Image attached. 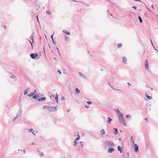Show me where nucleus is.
Masks as SVG:
<instances>
[{
    "instance_id": "69168bd1",
    "label": "nucleus",
    "mask_w": 158,
    "mask_h": 158,
    "mask_svg": "<svg viewBox=\"0 0 158 158\" xmlns=\"http://www.w3.org/2000/svg\"><path fill=\"white\" fill-rule=\"evenodd\" d=\"M139 11H141V10L140 9H139Z\"/></svg>"
},
{
    "instance_id": "c03bdc74",
    "label": "nucleus",
    "mask_w": 158,
    "mask_h": 158,
    "mask_svg": "<svg viewBox=\"0 0 158 158\" xmlns=\"http://www.w3.org/2000/svg\"><path fill=\"white\" fill-rule=\"evenodd\" d=\"M56 48L57 49V51H58V52L59 53V54L60 55L59 51V49H58V48L56 47Z\"/></svg>"
},
{
    "instance_id": "8fccbe9b",
    "label": "nucleus",
    "mask_w": 158,
    "mask_h": 158,
    "mask_svg": "<svg viewBox=\"0 0 158 158\" xmlns=\"http://www.w3.org/2000/svg\"><path fill=\"white\" fill-rule=\"evenodd\" d=\"M152 9H154V7L153 6V5H152Z\"/></svg>"
},
{
    "instance_id": "e2e57ef3",
    "label": "nucleus",
    "mask_w": 158,
    "mask_h": 158,
    "mask_svg": "<svg viewBox=\"0 0 158 158\" xmlns=\"http://www.w3.org/2000/svg\"><path fill=\"white\" fill-rule=\"evenodd\" d=\"M88 52L89 53V51H88Z\"/></svg>"
},
{
    "instance_id": "864d4df0",
    "label": "nucleus",
    "mask_w": 158,
    "mask_h": 158,
    "mask_svg": "<svg viewBox=\"0 0 158 158\" xmlns=\"http://www.w3.org/2000/svg\"><path fill=\"white\" fill-rule=\"evenodd\" d=\"M145 120L146 121H148V119H147V118H145Z\"/></svg>"
},
{
    "instance_id": "7ed1b4c3",
    "label": "nucleus",
    "mask_w": 158,
    "mask_h": 158,
    "mask_svg": "<svg viewBox=\"0 0 158 158\" xmlns=\"http://www.w3.org/2000/svg\"><path fill=\"white\" fill-rule=\"evenodd\" d=\"M105 143L108 144L109 147H111L114 145V143L111 141H106L105 142Z\"/></svg>"
},
{
    "instance_id": "dca6fc26",
    "label": "nucleus",
    "mask_w": 158,
    "mask_h": 158,
    "mask_svg": "<svg viewBox=\"0 0 158 158\" xmlns=\"http://www.w3.org/2000/svg\"><path fill=\"white\" fill-rule=\"evenodd\" d=\"M144 68H145V69H148V64L145 63Z\"/></svg>"
},
{
    "instance_id": "ddd939ff",
    "label": "nucleus",
    "mask_w": 158,
    "mask_h": 158,
    "mask_svg": "<svg viewBox=\"0 0 158 158\" xmlns=\"http://www.w3.org/2000/svg\"><path fill=\"white\" fill-rule=\"evenodd\" d=\"M46 98L44 97L40 98L38 99L39 101H44L46 100Z\"/></svg>"
},
{
    "instance_id": "0e129e2a",
    "label": "nucleus",
    "mask_w": 158,
    "mask_h": 158,
    "mask_svg": "<svg viewBox=\"0 0 158 158\" xmlns=\"http://www.w3.org/2000/svg\"><path fill=\"white\" fill-rule=\"evenodd\" d=\"M32 144H34V143H32Z\"/></svg>"
},
{
    "instance_id": "20e7f679",
    "label": "nucleus",
    "mask_w": 158,
    "mask_h": 158,
    "mask_svg": "<svg viewBox=\"0 0 158 158\" xmlns=\"http://www.w3.org/2000/svg\"><path fill=\"white\" fill-rule=\"evenodd\" d=\"M48 110L49 112L54 111L55 110V108L53 107H48Z\"/></svg>"
},
{
    "instance_id": "79ce46f5",
    "label": "nucleus",
    "mask_w": 158,
    "mask_h": 158,
    "mask_svg": "<svg viewBox=\"0 0 158 158\" xmlns=\"http://www.w3.org/2000/svg\"><path fill=\"white\" fill-rule=\"evenodd\" d=\"M2 27H3L5 29H6V26L5 25H2Z\"/></svg>"
},
{
    "instance_id": "58836bf2",
    "label": "nucleus",
    "mask_w": 158,
    "mask_h": 158,
    "mask_svg": "<svg viewBox=\"0 0 158 158\" xmlns=\"http://www.w3.org/2000/svg\"><path fill=\"white\" fill-rule=\"evenodd\" d=\"M126 117L127 118H130L131 117V116L130 115H126Z\"/></svg>"
},
{
    "instance_id": "5fc2aeb1",
    "label": "nucleus",
    "mask_w": 158,
    "mask_h": 158,
    "mask_svg": "<svg viewBox=\"0 0 158 158\" xmlns=\"http://www.w3.org/2000/svg\"><path fill=\"white\" fill-rule=\"evenodd\" d=\"M61 99H62V100H63L64 99V97H62V98H61Z\"/></svg>"
},
{
    "instance_id": "f257e3e1",
    "label": "nucleus",
    "mask_w": 158,
    "mask_h": 158,
    "mask_svg": "<svg viewBox=\"0 0 158 158\" xmlns=\"http://www.w3.org/2000/svg\"><path fill=\"white\" fill-rule=\"evenodd\" d=\"M118 117L120 122L121 123H123V125L126 126V124L124 122V120L123 118V115L120 114V115H118Z\"/></svg>"
},
{
    "instance_id": "e433bc0d",
    "label": "nucleus",
    "mask_w": 158,
    "mask_h": 158,
    "mask_svg": "<svg viewBox=\"0 0 158 158\" xmlns=\"http://www.w3.org/2000/svg\"><path fill=\"white\" fill-rule=\"evenodd\" d=\"M80 138V136H79V135H78V137H77V139H76L77 140H78V139H79Z\"/></svg>"
},
{
    "instance_id": "13d9d810",
    "label": "nucleus",
    "mask_w": 158,
    "mask_h": 158,
    "mask_svg": "<svg viewBox=\"0 0 158 158\" xmlns=\"http://www.w3.org/2000/svg\"><path fill=\"white\" fill-rule=\"evenodd\" d=\"M109 14L111 16H112V15L110 13H109Z\"/></svg>"
},
{
    "instance_id": "49530a36",
    "label": "nucleus",
    "mask_w": 158,
    "mask_h": 158,
    "mask_svg": "<svg viewBox=\"0 0 158 158\" xmlns=\"http://www.w3.org/2000/svg\"><path fill=\"white\" fill-rule=\"evenodd\" d=\"M85 107L87 108H88L89 107V106H85Z\"/></svg>"
},
{
    "instance_id": "9b49d317",
    "label": "nucleus",
    "mask_w": 158,
    "mask_h": 158,
    "mask_svg": "<svg viewBox=\"0 0 158 158\" xmlns=\"http://www.w3.org/2000/svg\"><path fill=\"white\" fill-rule=\"evenodd\" d=\"M145 95L148 98V99H150V100L152 99V97L151 96H148L146 93H145Z\"/></svg>"
},
{
    "instance_id": "ea45409f",
    "label": "nucleus",
    "mask_w": 158,
    "mask_h": 158,
    "mask_svg": "<svg viewBox=\"0 0 158 158\" xmlns=\"http://www.w3.org/2000/svg\"><path fill=\"white\" fill-rule=\"evenodd\" d=\"M57 72L58 73H59L60 74H61V72L60 71V70H57Z\"/></svg>"
},
{
    "instance_id": "37998d69",
    "label": "nucleus",
    "mask_w": 158,
    "mask_h": 158,
    "mask_svg": "<svg viewBox=\"0 0 158 158\" xmlns=\"http://www.w3.org/2000/svg\"><path fill=\"white\" fill-rule=\"evenodd\" d=\"M36 18H37V20L39 22V23H40V22L39 21V19H38V15L36 16Z\"/></svg>"
},
{
    "instance_id": "a211bd4d",
    "label": "nucleus",
    "mask_w": 158,
    "mask_h": 158,
    "mask_svg": "<svg viewBox=\"0 0 158 158\" xmlns=\"http://www.w3.org/2000/svg\"><path fill=\"white\" fill-rule=\"evenodd\" d=\"M100 132H101V134L102 135H103L105 133V132L104 129L102 130Z\"/></svg>"
},
{
    "instance_id": "09e8293b",
    "label": "nucleus",
    "mask_w": 158,
    "mask_h": 158,
    "mask_svg": "<svg viewBox=\"0 0 158 158\" xmlns=\"http://www.w3.org/2000/svg\"><path fill=\"white\" fill-rule=\"evenodd\" d=\"M145 63H147V64H148V60H146L145 61Z\"/></svg>"
},
{
    "instance_id": "603ef678",
    "label": "nucleus",
    "mask_w": 158,
    "mask_h": 158,
    "mask_svg": "<svg viewBox=\"0 0 158 158\" xmlns=\"http://www.w3.org/2000/svg\"><path fill=\"white\" fill-rule=\"evenodd\" d=\"M131 139H132V141L133 142V143H134V141L133 140V136H131Z\"/></svg>"
},
{
    "instance_id": "c9c22d12",
    "label": "nucleus",
    "mask_w": 158,
    "mask_h": 158,
    "mask_svg": "<svg viewBox=\"0 0 158 158\" xmlns=\"http://www.w3.org/2000/svg\"><path fill=\"white\" fill-rule=\"evenodd\" d=\"M132 8H134V9H135V10L137 9V7L136 6H133Z\"/></svg>"
},
{
    "instance_id": "f704fd0d",
    "label": "nucleus",
    "mask_w": 158,
    "mask_h": 158,
    "mask_svg": "<svg viewBox=\"0 0 158 158\" xmlns=\"http://www.w3.org/2000/svg\"><path fill=\"white\" fill-rule=\"evenodd\" d=\"M44 156V154L43 153V152H42L40 154V157H42V156Z\"/></svg>"
},
{
    "instance_id": "2eb2a0df",
    "label": "nucleus",
    "mask_w": 158,
    "mask_h": 158,
    "mask_svg": "<svg viewBox=\"0 0 158 158\" xmlns=\"http://www.w3.org/2000/svg\"><path fill=\"white\" fill-rule=\"evenodd\" d=\"M150 41H151V44L152 45V47H153V48H154V49H155V50H156L157 52H158V51L155 48V47H154V44H153V42H152V40L151 39H150Z\"/></svg>"
},
{
    "instance_id": "6e6d98bb",
    "label": "nucleus",
    "mask_w": 158,
    "mask_h": 158,
    "mask_svg": "<svg viewBox=\"0 0 158 158\" xmlns=\"http://www.w3.org/2000/svg\"><path fill=\"white\" fill-rule=\"evenodd\" d=\"M107 12H108L109 13H110V12H109V10H107Z\"/></svg>"
},
{
    "instance_id": "cd10ccee",
    "label": "nucleus",
    "mask_w": 158,
    "mask_h": 158,
    "mask_svg": "<svg viewBox=\"0 0 158 158\" xmlns=\"http://www.w3.org/2000/svg\"><path fill=\"white\" fill-rule=\"evenodd\" d=\"M114 129H115V134H117L118 133L117 129H116V128H114Z\"/></svg>"
},
{
    "instance_id": "a18cd8bd",
    "label": "nucleus",
    "mask_w": 158,
    "mask_h": 158,
    "mask_svg": "<svg viewBox=\"0 0 158 158\" xmlns=\"http://www.w3.org/2000/svg\"><path fill=\"white\" fill-rule=\"evenodd\" d=\"M33 42H31L30 43L31 44V47H32V48L33 47Z\"/></svg>"
},
{
    "instance_id": "72a5a7b5",
    "label": "nucleus",
    "mask_w": 158,
    "mask_h": 158,
    "mask_svg": "<svg viewBox=\"0 0 158 158\" xmlns=\"http://www.w3.org/2000/svg\"><path fill=\"white\" fill-rule=\"evenodd\" d=\"M37 132L35 131H33L32 132V133L34 134V135H35V134L37 133Z\"/></svg>"
},
{
    "instance_id": "f8f14e48",
    "label": "nucleus",
    "mask_w": 158,
    "mask_h": 158,
    "mask_svg": "<svg viewBox=\"0 0 158 158\" xmlns=\"http://www.w3.org/2000/svg\"><path fill=\"white\" fill-rule=\"evenodd\" d=\"M114 150V149L112 148H109L108 150V152L109 153H111Z\"/></svg>"
},
{
    "instance_id": "2f4dec72",
    "label": "nucleus",
    "mask_w": 158,
    "mask_h": 158,
    "mask_svg": "<svg viewBox=\"0 0 158 158\" xmlns=\"http://www.w3.org/2000/svg\"><path fill=\"white\" fill-rule=\"evenodd\" d=\"M54 34V33L51 36V38L52 39V40H53V35Z\"/></svg>"
},
{
    "instance_id": "bf43d9fd",
    "label": "nucleus",
    "mask_w": 158,
    "mask_h": 158,
    "mask_svg": "<svg viewBox=\"0 0 158 158\" xmlns=\"http://www.w3.org/2000/svg\"><path fill=\"white\" fill-rule=\"evenodd\" d=\"M54 59L55 60H56V58H54Z\"/></svg>"
},
{
    "instance_id": "6e6552de",
    "label": "nucleus",
    "mask_w": 158,
    "mask_h": 158,
    "mask_svg": "<svg viewBox=\"0 0 158 158\" xmlns=\"http://www.w3.org/2000/svg\"><path fill=\"white\" fill-rule=\"evenodd\" d=\"M64 40L66 42H68L70 40V39L66 35L64 36Z\"/></svg>"
},
{
    "instance_id": "774afa93",
    "label": "nucleus",
    "mask_w": 158,
    "mask_h": 158,
    "mask_svg": "<svg viewBox=\"0 0 158 158\" xmlns=\"http://www.w3.org/2000/svg\"><path fill=\"white\" fill-rule=\"evenodd\" d=\"M24 151V152H25V151L24 150V151Z\"/></svg>"
},
{
    "instance_id": "473e14b6",
    "label": "nucleus",
    "mask_w": 158,
    "mask_h": 158,
    "mask_svg": "<svg viewBox=\"0 0 158 158\" xmlns=\"http://www.w3.org/2000/svg\"><path fill=\"white\" fill-rule=\"evenodd\" d=\"M87 103L88 104H89V105H90V104H91V103H92L91 102H89V101H87Z\"/></svg>"
},
{
    "instance_id": "f3484780",
    "label": "nucleus",
    "mask_w": 158,
    "mask_h": 158,
    "mask_svg": "<svg viewBox=\"0 0 158 158\" xmlns=\"http://www.w3.org/2000/svg\"><path fill=\"white\" fill-rule=\"evenodd\" d=\"M138 18L139 19V22H140V23H142L143 22V20H142L141 17L140 16H138Z\"/></svg>"
},
{
    "instance_id": "c85d7f7f",
    "label": "nucleus",
    "mask_w": 158,
    "mask_h": 158,
    "mask_svg": "<svg viewBox=\"0 0 158 158\" xmlns=\"http://www.w3.org/2000/svg\"><path fill=\"white\" fill-rule=\"evenodd\" d=\"M48 107L47 106H44L43 108V109H48Z\"/></svg>"
},
{
    "instance_id": "338daca9",
    "label": "nucleus",
    "mask_w": 158,
    "mask_h": 158,
    "mask_svg": "<svg viewBox=\"0 0 158 158\" xmlns=\"http://www.w3.org/2000/svg\"><path fill=\"white\" fill-rule=\"evenodd\" d=\"M144 15H146V14H145Z\"/></svg>"
},
{
    "instance_id": "4be33fe9",
    "label": "nucleus",
    "mask_w": 158,
    "mask_h": 158,
    "mask_svg": "<svg viewBox=\"0 0 158 158\" xmlns=\"http://www.w3.org/2000/svg\"><path fill=\"white\" fill-rule=\"evenodd\" d=\"M118 151H120V153L122 152V151L121 150V148L119 146H118Z\"/></svg>"
},
{
    "instance_id": "680f3d73",
    "label": "nucleus",
    "mask_w": 158,
    "mask_h": 158,
    "mask_svg": "<svg viewBox=\"0 0 158 158\" xmlns=\"http://www.w3.org/2000/svg\"><path fill=\"white\" fill-rule=\"evenodd\" d=\"M80 143H82V142H80ZM80 144L81 145V144Z\"/></svg>"
},
{
    "instance_id": "0eeeda50",
    "label": "nucleus",
    "mask_w": 158,
    "mask_h": 158,
    "mask_svg": "<svg viewBox=\"0 0 158 158\" xmlns=\"http://www.w3.org/2000/svg\"><path fill=\"white\" fill-rule=\"evenodd\" d=\"M135 147V152H137L138 151V145L136 144H134Z\"/></svg>"
},
{
    "instance_id": "c756f323",
    "label": "nucleus",
    "mask_w": 158,
    "mask_h": 158,
    "mask_svg": "<svg viewBox=\"0 0 158 158\" xmlns=\"http://www.w3.org/2000/svg\"><path fill=\"white\" fill-rule=\"evenodd\" d=\"M46 12H47V14H48V15H50L51 14V12H50V11H46Z\"/></svg>"
},
{
    "instance_id": "4c0bfd02",
    "label": "nucleus",
    "mask_w": 158,
    "mask_h": 158,
    "mask_svg": "<svg viewBox=\"0 0 158 158\" xmlns=\"http://www.w3.org/2000/svg\"><path fill=\"white\" fill-rule=\"evenodd\" d=\"M117 111L118 112V115H120V114H121V113L119 111V110H118Z\"/></svg>"
},
{
    "instance_id": "3c124183",
    "label": "nucleus",
    "mask_w": 158,
    "mask_h": 158,
    "mask_svg": "<svg viewBox=\"0 0 158 158\" xmlns=\"http://www.w3.org/2000/svg\"><path fill=\"white\" fill-rule=\"evenodd\" d=\"M43 49H44V53H45V48H44V47H43Z\"/></svg>"
},
{
    "instance_id": "393cba45",
    "label": "nucleus",
    "mask_w": 158,
    "mask_h": 158,
    "mask_svg": "<svg viewBox=\"0 0 158 158\" xmlns=\"http://www.w3.org/2000/svg\"><path fill=\"white\" fill-rule=\"evenodd\" d=\"M38 96L37 95H35L33 97V98H35V99H37L38 98Z\"/></svg>"
},
{
    "instance_id": "39448f33",
    "label": "nucleus",
    "mask_w": 158,
    "mask_h": 158,
    "mask_svg": "<svg viewBox=\"0 0 158 158\" xmlns=\"http://www.w3.org/2000/svg\"><path fill=\"white\" fill-rule=\"evenodd\" d=\"M123 62L125 64H127V59L126 56L123 57Z\"/></svg>"
},
{
    "instance_id": "052dcab7",
    "label": "nucleus",
    "mask_w": 158,
    "mask_h": 158,
    "mask_svg": "<svg viewBox=\"0 0 158 158\" xmlns=\"http://www.w3.org/2000/svg\"><path fill=\"white\" fill-rule=\"evenodd\" d=\"M29 42H30V43L31 42L30 40H29Z\"/></svg>"
},
{
    "instance_id": "6ab92c4d",
    "label": "nucleus",
    "mask_w": 158,
    "mask_h": 158,
    "mask_svg": "<svg viewBox=\"0 0 158 158\" xmlns=\"http://www.w3.org/2000/svg\"><path fill=\"white\" fill-rule=\"evenodd\" d=\"M75 90H76V94H79L80 93V91L77 88H76V89H75Z\"/></svg>"
},
{
    "instance_id": "a19ab883",
    "label": "nucleus",
    "mask_w": 158,
    "mask_h": 158,
    "mask_svg": "<svg viewBox=\"0 0 158 158\" xmlns=\"http://www.w3.org/2000/svg\"><path fill=\"white\" fill-rule=\"evenodd\" d=\"M33 130V129H29L28 130V131L29 132H31Z\"/></svg>"
},
{
    "instance_id": "a878e982",
    "label": "nucleus",
    "mask_w": 158,
    "mask_h": 158,
    "mask_svg": "<svg viewBox=\"0 0 158 158\" xmlns=\"http://www.w3.org/2000/svg\"><path fill=\"white\" fill-rule=\"evenodd\" d=\"M10 78H15L16 77H15V76L12 75L10 76Z\"/></svg>"
},
{
    "instance_id": "b1692460",
    "label": "nucleus",
    "mask_w": 158,
    "mask_h": 158,
    "mask_svg": "<svg viewBox=\"0 0 158 158\" xmlns=\"http://www.w3.org/2000/svg\"><path fill=\"white\" fill-rule=\"evenodd\" d=\"M108 121H107V123H110V122L112 121V119L110 118V117H108Z\"/></svg>"
},
{
    "instance_id": "5701e85b",
    "label": "nucleus",
    "mask_w": 158,
    "mask_h": 158,
    "mask_svg": "<svg viewBox=\"0 0 158 158\" xmlns=\"http://www.w3.org/2000/svg\"><path fill=\"white\" fill-rule=\"evenodd\" d=\"M58 95L57 94H56V97H55V99L56 100V102H58Z\"/></svg>"
},
{
    "instance_id": "bb28decb",
    "label": "nucleus",
    "mask_w": 158,
    "mask_h": 158,
    "mask_svg": "<svg viewBox=\"0 0 158 158\" xmlns=\"http://www.w3.org/2000/svg\"><path fill=\"white\" fill-rule=\"evenodd\" d=\"M28 93L27 90V89L25 90L24 91V95H26Z\"/></svg>"
},
{
    "instance_id": "423d86ee",
    "label": "nucleus",
    "mask_w": 158,
    "mask_h": 158,
    "mask_svg": "<svg viewBox=\"0 0 158 158\" xmlns=\"http://www.w3.org/2000/svg\"><path fill=\"white\" fill-rule=\"evenodd\" d=\"M79 74L80 76L82 78H84V79H86V77L83 74L79 72Z\"/></svg>"
},
{
    "instance_id": "1a4fd4ad",
    "label": "nucleus",
    "mask_w": 158,
    "mask_h": 158,
    "mask_svg": "<svg viewBox=\"0 0 158 158\" xmlns=\"http://www.w3.org/2000/svg\"><path fill=\"white\" fill-rule=\"evenodd\" d=\"M73 1L74 2H81V3L82 4H84L85 5L87 6H90V4H86V3H84L83 2H80V1H75V0H73Z\"/></svg>"
},
{
    "instance_id": "aec40b11",
    "label": "nucleus",
    "mask_w": 158,
    "mask_h": 158,
    "mask_svg": "<svg viewBox=\"0 0 158 158\" xmlns=\"http://www.w3.org/2000/svg\"><path fill=\"white\" fill-rule=\"evenodd\" d=\"M35 94V93H31V94H28L27 95L28 96H29L31 97L33 95H34Z\"/></svg>"
},
{
    "instance_id": "412c9836",
    "label": "nucleus",
    "mask_w": 158,
    "mask_h": 158,
    "mask_svg": "<svg viewBox=\"0 0 158 158\" xmlns=\"http://www.w3.org/2000/svg\"><path fill=\"white\" fill-rule=\"evenodd\" d=\"M117 47L118 48H120L122 47V44L121 43H119L118 44Z\"/></svg>"
},
{
    "instance_id": "4d7b16f0",
    "label": "nucleus",
    "mask_w": 158,
    "mask_h": 158,
    "mask_svg": "<svg viewBox=\"0 0 158 158\" xmlns=\"http://www.w3.org/2000/svg\"><path fill=\"white\" fill-rule=\"evenodd\" d=\"M101 70L102 71H103V70L102 69H101Z\"/></svg>"
},
{
    "instance_id": "de8ad7c7",
    "label": "nucleus",
    "mask_w": 158,
    "mask_h": 158,
    "mask_svg": "<svg viewBox=\"0 0 158 158\" xmlns=\"http://www.w3.org/2000/svg\"><path fill=\"white\" fill-rule=\"evenodd\" d=\"M52 40V42L54 44H55V42H54V40Z\"/></svg>"
},
{
    "instance_id": "9d476101",
    "label": "nucleus",
    "mask_w": 158,
    "mask_h": 158,
    "mask_svg": "<svg viewBox=\"0 0 158 158\" xmlns=\"http://www.w3.org/2000/svg\"><path fill=\"white\" fill-rule=\"evenodd\" d=\"M62 32L63 33L66 34L67 35H70V32L69 31H68L65 30H63Z\"/></svg>"
},
{
    "instance_id": "7c9ffc66",
    "label": "nucleus",
    "mask_w": 158,
    "mask_h": 158,
    "mask_svg": "<svg viewBox=\"0 0 158 158\" xmlns=\"http://www.w3.org/2000/svg\"><path fill=\"white\" fill-rule=\"evenodd\" d=\"M76 141H77V140L75 139L74 141V146H76V145H77V143L76 142Z\"/></svg>"
},
{
    "instance_id": "f03ea898",
    "label": "nucleus",
    "mask_w": 158,
    "mask_h": 158,
    "mask_svg": "<svg viewBox=\"0 0 158 158\" xmlns=\"http://www.w3.org/2000/svg\"><path fill=\"white\" fill-rule=\"evenodd\" d=\"M30 56L32 59H35L38 56V54L37 53H31Z\"/></svg>"
},
{
    "instance_id": "4468645a",
    "label": "nucleus",
    "mask_w": 158,
    "mask_h": 158,
    "mask_svg": "<svg viewBox=\"0 0 158 158\" xmlns=\"http://www.w3.org/2000/svg\"><path fill=\"white\" fill-rule=\"evenodd\" d=\"M34 34V32H33L32 35L30 36V38L31 39L32 42L34 43V36L33 35V34Z\"/></svg>"
}]
</instances>
